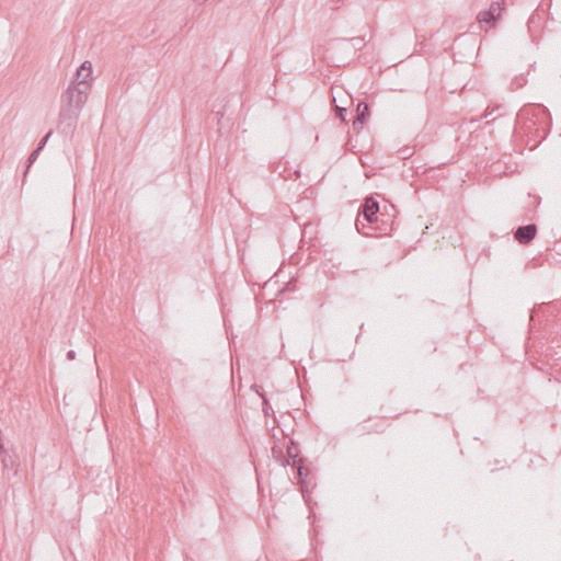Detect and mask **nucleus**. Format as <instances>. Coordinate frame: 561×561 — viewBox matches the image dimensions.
<instances>
[{"label": "nucleus", "mask_w": 561, "mask_h": 561, "mask_svg": "<svg viewBox=\"0 0 561 561\" xmlns=\"http://www.w3.org/2000/svg\"><path fill=\"white\" fill-rule=\"evenodd\" d=\"M90 92L89 88L83 87V89H80L76 87V84H69L67 90L61 94L59 124L64 126V129L68 131L75 129L79 114Z\"/></svg>", "instance_id": "f257e3e1"}, {"label": "nucleus", "mask_w": 561, "mask_h": 561, "mask_svg": "<svg viewBox=\"0 0 561 561\" xmlns=\"http://www.w3.org/2000/svg\"><path fill=\"white\" fill-rule=\"evenodd\" d=\"M379 202L374 196H367L358 208L355 220L357 231L363 236H373L369 229L378 221L380 214Z\"/></svg>", "instance_id": "f03ea898"}, {"label": "nucleus", "mask_w": 561, "mask_h": 561, "mask_svg": "<svg viewBox=\"0 0 561 561\" xmlns=\"http://www.w3.org/2000/svg\"><path fill=\"white\" fill-rule=\"evenodd\" d=\"M295 472V479L299 485V490L306 503L310 501V493L317 486L314 476L311 470L306 467L305 462H291Z\"/></svg>", "instance_id": "7ed1b4c3"}, {"label": "nucleus", "mask_w": 561, "mask_h": 561, "mask_svg": "<svg viewBox=\"0 0 561 561\" xmlns=\"http://www.w3.org/2000/svg\"><path fill=\"white\" fill-rule=\"evenodd\" d=\"M536 111L538 114H534L531 117H527L523 122V129L529 134H533L534 137L541 141L547 134L546 121L548 118V114L543 107H538Z\"/></svg>", "instance_id": "20e7f679"}, {"label": "nucleus", "mask_w": 561, "mask_h": 561, "mask_svg": "<svg viewBox=\"0 0 561 561\" xmlns=\"http://www.w3.org/2000/svg\"><path fill=\"white\" fill-rule=\"evenodd\" d=\"M280 466L291 467V462H305V458L300 455L299 444L290 438L286 446V454L279 450Z\"/></svg>", "instance_id": "39448f33"}, {"label": "nucleus", "mask_w": 561, "mask_h": 561, "mask_svg": "<svg viewBox=\"0 0 561 561\" xmlns=\"http://www.w3.org/2000/svg\"><path fill=\"white\" fill-rule=\"evenodd\" d=\"M92 66L90 61H84L81 64V66L77 69L75 77L70 84H76V87L83 89V87L89 88L91 90V83L92 80Z\"/></svg>", "instance_id": "423d86ee"}, {"label": "nucleus", "mask_w": 561, "mask_h": 561, "mask_svg": "<svg viewBox=\"0 0 561 561\" xmlns=\"http://www.w3.org/2000/svg\"><path fill=\"white\" fill-rule=\"evenodd\" d=\"M503 9H504V7L501 2L493 1L490 4L489 9L481 11L478 14L477 20L480 23H485V24L493 26L500 20L501 12Z\"/></svg>", "instance_id": "0eeeda50"}, {"label": "nucleus", "mask_w": 561, "mask_h": 561, "mask_svg": "<svg viewBox=\"0 0 561 561\" xmlns=\"http://www.w3.org/2000/svg\"><path fill=\"white\" fill-rule=\"evenodd\" d=\"M355 112H356V114L353 117V124H352L353 130L355 133H359L363 129L365 123L370 117V106L368 103H366L364 101H358Z\"/></svg>", "instance_id": "6e6552de"}, {"label": "nucleus", "mask_w": 561, "mask_h": 561, "mask_svg": "<svg viewBox=\"0 0 561 561\" xmlns=\"http://www.w3.org/2000/svg\"><path fill=\"white\" fill-rule=\"evenodd\" d=\"M386 430L385 421L382 419H367L362 423H358L356 426V431L360 435L367 434H381Z\"/></svg>", "instance_id": "1a4fd4ad"}, {"label": "nucleus", "mask_w": 561, "mask_h": 561, "mask_svg": "<svg viewBox=\"0 0 561 561\" xmlns=\"http://www.w3.org/2000/svg\"><path fill=\"white\" fill-rule=\"evenodd\" d=\"M538 228L535 224L519 226L514 231L515 240L523 245L529 244L537 236Z\"/></svg>", "instance_id": "9d476101"}, {"label": "nucleus", "mask_w": 561, "mask_h": 561, "mask_svg": "<svg viewBox=\"0 0 561 561\" xmlns=\"http://www.w3.org/2000/svg\"><path fill=\"white\" fill-rule=\"evenodd\" d=\"M393 219L387 215L386 213H380L378 216V221L373 225L369 231L374 234V232H379L380 234H388L392 230Z\"/></svg>", "instance_id": "9b49d317"}, {"label": "nucleus", "mask_w": 561, "mask_h": 561, "mask_svg": "<svg viewBox=\"0 0 561 561\" xmlns=\"http://www.w3.org/2000/svg\"><path fill=\"white\" fill-rule=\"evenodd\" d=\"M0 458L4 469L12 470L14 473L18 472L20 461L16 454L4 450Z\"/></svg>", "instance_id": "f8f14e48"}, {"label": "nucleus", "mask_w": 561, "mask_h": 561, "mask_svg": "<svg viewBox=\"0 0 561 561\" xmlns=\"http://www.w3.org/2000/svg\"><path fill=\"white\" fill-rule=\"evenodd\" d=\"M39 153H41V151H39L37 148H35V149L31 152V154L28 156L27 161H26V165H25L24 178L26 176V174H27V172H28V170H30L31 165H32V164L36 161V159L38 158Z\"/></svg>", "instance_id": "ddd939ff"}, {"label": "nucleus", "mask_w": 561, "mask_h": 561, "mask_svg": "<svg viewBox=\"0 0 561 561\" xmlns=\"http://www.w3.org/2000/svg\"><path fill=\"white\" fill-rule=\"evenodd\" d=\"M334 111H335L336 117L340 118L343 123L347 124V119H346L347 108L335 105Z\"/></svg>", "instance_id": "4468645a"}, {"label": "nucleus", "mask_w": 561, "mask_h": 561, "mask_svg": "<svg viewBox=\"0 0 561 561\" xmlns=\"http://www.w3.org/2000/svg\"><path fill=\"white\" fill-rule=\"evenodd\" d=\"M422 350L426 354H433L434 352H436L437 348L434 345V342L427 340L424 341V343L422 344Z\"/></svg>", "instance_id": "2eb2a0df"}, {"label": "nucleus", "mask_w": 561, "mask_h": 561, "mask_svg": "<svg viewBox=\"0 0 561 561\" xmlns=\"http://www.w3.org/2000/svg\"><path fill=\"white\" fill-rule=\"evenodd\" d=\"M51 134H53V130H49V131H48V133H47V134H46V135H45V136L39 140V142L37 144V147H36L39 151H42V150L44 149V147L46 146V144H47V141H48V139H49V137L51 136Z\"/></svg>", "instance_id": "dca6fc26"}, {"label": "nucleus", "mask_w": 561, "mask_h": 561, "mask_svg": "<svg viewBox=\"0 0 561 561\" xmlns=\"http://www.w3.org/2000/svg\"><path fill=\"white\" fill-rule=\"evenodd\" d=\"M263 399V411L265 415H268V409H271V405L268 403V400L266 399L265 394H260Z\"/></svg>", "instance_id": "f3484780"}, {"label": "nucleus", "mask_w": 561, "mask_h": 561, "mask_svg": "<svg viewBox=\"0 0 561 561\" xmlns=\"http://www.w3.org/2000/svg\"><path fill=\"white\" fill-rule=\"evenodd\" d=\"M279 450L282 449L276 446L272 448L273 457L280 463Z\"/></svg>", "instance_id": "a211bd4d"}, {"label": "nucleus", "mask_w": 561, "mask_h": 561, "mask_svg": "<svg viewBox=\"0 0 561 561\" xmlns=\"http://www.w3.org/2000/svg\"><path fill=\"white\" fill-rule=\"evenodd\" d=\"M343 1H344V0H330L331 9H332V10L337 9V3H339V2H343Z\"/></svg>", "instance_id": "6ab92c4d"}, {"label": "nucleus", "mask_w": 561, "mask_h": 561, "mask_svg": "<svg viewBox=\"0 0 561 561\" xmlns=\"http://www.w3.org/2000/svg\"><path fill=\"white\" fill-rule=\"evenodd\" d=\"M75 356H76V352L70 350L68 353H67V357L68 359H75Z\"/></svg>", "instance_id": "aec40b11"}, {"label": "nucleus", "mask_w": 561, "mask_h": 561, "mask_svg": "<svg viewBox=\"0 0 561 561\" xmlns=\"http://www.w3.org/2000/svg\"><path fill=\"white\" fill-rule=\"evenodd\" d=\"M194 1L202 4V3H204L205 0H194Z\"/></svg>", "instance_id": "412c9836"}, {"label": "nucleus", "mask_w": 561, "mask_h": 561, "mask_svg": "<svg viewBox=\"0 0 561 561\" xmlns=\"http://www.w3.org/2000/svg\"><path fill=\"white\" fill-rule=\"evenodd\" d=\"M257 561H267V559H264V560H260V559H259Z\"/></svg>", "instance_id": "4be33fe9"}]
</instances>
